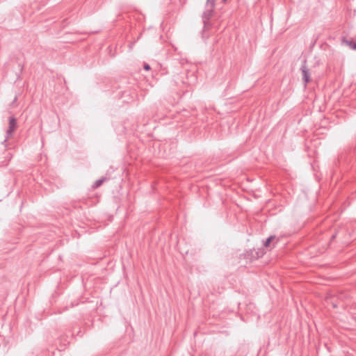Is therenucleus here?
<instances>
[{
  "label": "nucleus",
  "mask_w": 356,
  "mask_h": 356,
  "mask_svg": "<svg viewBox=\"0 0 356 356\" xmlns=\"http://www.w3.org/2000/svg\"><path fill=\"white\" fill-rule=\"evenodd\" d=\"M216 1V0H207L206 10L202 15L204 29H207L209 26V19L213 15Z\"/></svg>",
  "instance_id": "nucleus-1"
},
{
  "label": "nucleus",
  "mask_w": 356,
  "mask_h": 356,
  "mask_svg": "<svg viewBox=\"0 0 356 356\" xmlns=\"http://www.w3.org/2000/svg\"><path fill=\"white\" fill-rule=\"evenodd\" d=\"M17 127V120H16L15 118L10 117L9 118V126H8V129L6 131V138L3 140V143L6 144L7 140L13 136V134L14 131H15ZM5 145L6 146V145Z\"/></svg>",
  "instance_id": "nucleus-2"
},
{
  "label": "nucleus",
  "mask_w": 356,
  "mask_h": 356,
  "mask_svg": "<svg viewBox=\"0 0 356 356\" xmlns=\"http://www.w3.org/2000/svg\"><path fill=\"white\" fill-rule=\"evenodd\" d=\"M305 63L306 62L305 61L304 64L302 65L300 70L302 72V80H303L305 84L306 85L307 83L310 82L311 79H310V72L309 71V69L306 66Z\"/></svg>",
  "instance_id": "nucleus-3"
},
{
  "label": "nucleus",
  "mask_w": 356,
  "mask_h": 356,
  "mask_svg": "<svg viewBox=\"0 0 356 356\" xmlns=\"http://www.w3.org/2000/svg\"><path fill=\"white\" fill-rule=\"evenodd\" d=\"M342 43L344 44L348 45L352 49L356 50V42H355L349 41L348 40L343 39L342 40Z\"/></svg>",
  "instance_id": "nucleus-4"
},
{
  "label": "nucleus",
  "mask_w": 356,
  "mask_h": 356,
  "mask_svg": "<svg viewBox=\"0 0 356 356\" xmlns=\"http://www.w3.org/2000/svg\"><path fill=\"white\" fill-rule=\"evenodd\" d=\"M105 180H106L105 178H102V179L97 180L94 184V187H95V188L99 187L104 183V181Z\"/></svg>",
  "instance_id": "nucleus-5"
},
{
  "label": "nucleus",
  "mask_w": 356,
  "mask_h": 356,
  "mask_svg": "<svg viewBox=\"0 0 356 356\" xmlns=\"http://www.w3.org/2000/svg\"><path fill=\"white\" fill-rule=\"evenodd\" d=\"M275 238V236H270V237H268L266 241L264 242V245L265 247H268L270 242Z\"/></svg>",
  "instance_id": "nucleus-6"
},
{
  "label": "nucleus",
  "mask_w": 356,
  "mask_h": 356,
  "mask_svg": "<svg viewBox=\"0 0 356 356\" xmlns=\"http://www.w3.org/2000/svg\"><path fill=\"white\" fill-rule=\"evenodd\" d=\"M144 69L145 70H150V66L148 64H145L144 65Z\"/></svg>",
  "instance_id": "nucleus-7"
},
{
  "label": "nucleus",
  "mask_w": 356,
  "mask_h": 356,
  "mask_svg": "<svg viewBox=\"0 0 356 356\" xmlns=\"http://www.w3.org/2000/svg\"><path fill=\"white\" fill-rule=\"evenodd\" d=\"M227 0H223V1H226Z\"/></svg>",
  "instance_id": "nucleus-8"
}]
</instances>
